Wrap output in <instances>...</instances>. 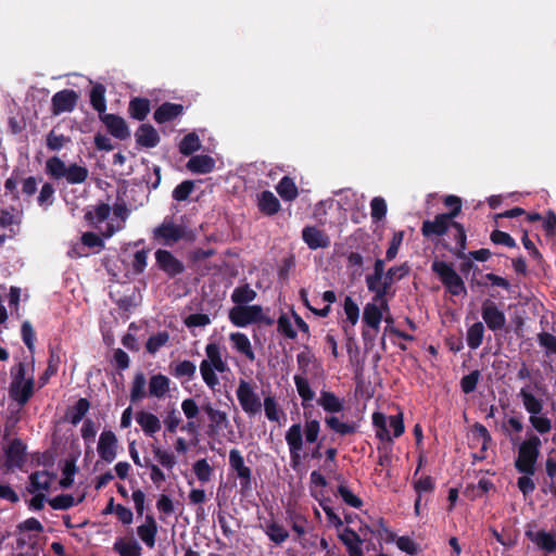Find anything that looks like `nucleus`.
<instances>
[{"mask_svg":"<svg viewBox=\"0 0 556 556\" xmlns=\"http://www.w3.org/2000/svg\"><path fill=\"white\" fill-rule=\"evenodd\" d=\"M34 378L26 379L22 384L15 386L16 388L12 391V386H10V396L12 400L16 401L21 406H24L34 394Z\"/></svg>","mask_w":556,"mask_h":556,"instance_id":"nucleus-26","label":"nucleus"},{"mask_svg":"<svg viewBox=\"0 0 556 556\" xmlns=\"http://www.w3.org/2000/svg\"><path fill=\"white\" fill-rule=\"evenodd\" d=\"M90 104L99 113L106 111L105 87L102 84H96L90 91Z\"/></svg>","mask_w":556,"mask_h":556,"instance_id":"nucleus-36","label":"nucleus"},{"mask_svg":"<svg viewBox=\"0 0 556 556\" xmlns=\"http://www.w3.org/2000/svg\"><path fill=\"white\" fill-rule=\"evenodd\" d=\"M364 257L358 252H351L346 256V267L351 270V275L356 278L363 275Z\"/></svg>","mask_w":556,"mask_h":556,"instance_id":"nucleus-53","label":"nucleus"},{"mask_svg":"<svg viewBox=\"0 0 556 556\" xmlns=\"http://www.w3.org/2000/svg\"><path fill=\"white\" fill-rule=\"evenodd\" d=\"M338 494L341 496L343 502L354 508H361L363 505L362 498L355 495L346 485L340 484L338 486Z\"/></svg>","mask_w":556,"mask_h":556,"instance_id":"nucleus-61","label":"nucleus"},{"mask_svg":"<svg viewBox=\"0 0 556 556\" xmlns=\"http://www.w3.org/2000/svg\"><path fill=\"white\" fill-rule=\"evenodd\" d=\"M366 287L369 292L374 293L371 303H376V305L383 301H388V295H394V291L391 292V288L382 282L366 283Z\"/></svg>","mask_w":556,"mask_h":556,"instance_id":"nucleus-49","label":"nucleus"},{"mask_svg":"<svg viewBox=\"0 0 556 556\" xmlns=\"http://www.w3.org/2000/svg\"><path fill=\"white\" fill-rule=\"evenodd\" d=\"M229 465L236 472V477L240 480V494L249 496L252 492V471L245 466L239 450L233 448L229 452Z\"/></svg>","mask_w":556,"mask_h":556,"instance_id":"nucleus-5","label":"nucleus"},{"mask_svg":"<svg viewBox=\"0 0 556 556\" xmlns=\"http://www.w3.org/2000/svg\"><path fill=\"white\" fill-rule=\"evenodd\" d=\"M519 396L522 400V404L525 409L532 415H539L543 410V401L538 399L534 394L528 391L526 388H522L519 392Z\"/></svg>","mask_w":556,"mask_h":556,"instance_id":"nucleus-33","label":"nucleus"},{"mask_svg":"<svg viewBox=\"0 0 556 556\" xmlns=\"http://www.w3.org/2000/svg\"><path fill=\"white\" fill-rule=\"evenodd\" d=\"M450 229V236L455 241V245H450L446 242L442 243V245L457 258H465L467 250V233L464 225L453 224Z\"/></svg>","mask_w":556,"mask_h":556,"instance_id":"nucleus-12","label":"nucleus"},{"mask_svg":"<svg viewBox=\"0 0 556 556\" xmlns=\"http://www.w3.org/2000/svg\"><path fill=\"white\" fill-rule=\"evenodd\" d=\"M138 146L147 149L155 148L160 143V135L151 124H141L135 132Z\"/></svg>","mask_w":556,"mask_h":556,"instance_id":"nucleus-17","label":"nucleus"},{"mask_svg":"<svg viewBox=\"0 0 556 556\" xmlns=\"http://www.w3.org/2000/svg\"><path fill=\"white\" fill-rule=\"evenodd\" d=\"M233 349H236L239 353L247 356L249 359H254V352L252 350L251 343L247 334L242 332H232L229 337Z\"/></svg>","mask_w":556,"mask_h":556,"instance_id":"nucleus-35","label":"nucleus"},{"mask_svg":"<svg viewBox=\"0 0 556 556\" xmlns=\"http://www.w3.org/2000/svg\"><path fill=\"white\" fill-rule=\"evenodd\" d=\"M89 172L85 166H80L76 163L70 164L66 169L65 179L71 185H78L86 181Z\"/></svg>","mask_w":556,"mask_h":556,"instance_id":"nucleus-43","label":"nucleus"},{"mask_svg":"<svg viewBox=\"0 0 556 556\" xmlns=\"http://www.w3.org/2000/svg\"><path fill=\"white\" fill-rule=\"evenodd\" d=\"M299 195L298 187L294 180L289 176H283L280 179V199L291 202Z\"/></svg>","mask_w":556,"mask_h":556,"instance_id":"nucleus-50","label":"nucleus"},{"mask_svg":"<svg viewBox=\"0 0 556 556\" xmlns=\"http://www.w3.org/2000/svg\"><path fill=\"white\" fill-rule=\"evenodd\" d=\"M111 213V206L108 203H100L92 210H88L85 213V220L92 226L106 220Z\"/></svg>","mask_w":556,"mask_h":556,"instance_id":"nucleus-32","label":"nucleus"},{"mask_svg":"<svg viewBox=\"0 0 556 556\" xmlns=\"http://www.w3.org/2000/svg\"><path fill=\"white\" fill-rule=\"evenodd\" d=\"M169 340V333L167 331H160L156 334L150 336L146 349L150 354H155L162 346H164Z\"/></svg>","mask_w":556,"mask_h":556,"instance_id":"nucleus-51","label":"nucleus"},{"mask_svg":"<svg viewBox=\"0 0 556 556\" xmlns=\"http://www.w3.org/2000/svg\"><path fill=\"white\" fill-rule=\"evenodd\" d=\"M451 224L440 213L434 216L433 220L426 219L422 222L420 231L426 239H432L433 237H442L448 233Z\"/></svg>","mask_w":556,"mask_h":556,"instance_id":"nucleus-14","label":"nucleus"},{"mask_svg":"<svg viewBox=\"0 0 556 556\" xmlns=\"http://www.w3.org/2000/svg\"><path fill=\"white\" fill-rule=\"evenodd\" d=\"M21 336L24 344L30 352L35 350L36 332L30 321L25 320L21 327Z\"/></svg>","mask_w":556,"mask_h":556,"instance_id":"nucleus-63","label":"nucleus"},{"mask_svg":"<svg viewBox=\"0 0 556 556\" xmlns=\"http://www.w3.org/2000/svg\"><path fill=\"white\" fill-rule=\"evenodd\" d=\"M236 393L241 408L250 417L262 412L261 397L248 381L240 380Z\"/></svg>","mask_w":556,"mask_h":556,"instance_id":"nucleus-6","label":"nucleus"},{"mask_svg":"<svg viewBox=\"0 0 556 556\" xmlns=\"http://www.w3.org/2000/svg\"><path fill=\"white\" fill-rule=\"evenodd\" d=\"M294 382L296 386L298 393L303 400V405H305V402L312 401L314 399L315 393L311 389L309 383L306 378L301 377V376H295Z\"/></svg>","mask_w":556,"mask_h":556,"instance_id":"nucleus-57","label":"nucleus"},{"mask_svg":"<svg viewBox=\"0 0 556 556\" xmlns=\"http://www.w3.org/2000/svg\"><path fill=\"white\" fill-rule=\"evenodd\" d=\"M194 189V182L192 180H184L175 187L172 197L175 201H186Z\"/></svg>","mask_w":556,"mask_h":556,"instance_id":"nucleus-56","label":"nucleus"},{"mask_svg":"<svg viewBox=\"0 0 556 556\" xmlns=\"http://www.w3.org/2000/svg\"><path fill=\"white\" fill-rule=\"evenodd\" d=\"M157 530L159 527L154 516L148 514L146 515L144 523L137 528V534L149 548H153L155 545Z\"/></svg>","mask_w":556,"mask_h":556,"instance_id":"nucleus-19","label":"nucleus"},{"mask_svg":"<svg viewBox=\"0 0 556 556\" xmlns=\"http://www.w3.org/2000/svg\"><path fill=\"white\" fill-rule=\"evenodd\" d=\"M290 448V456L293 468L301 464V454L303 447L302 430L299 424L292 425L286 435Z\"/></svg>","mask_w":556,"mask_h":556,"instance_id":"nucleus-15","label":"nucleus"},{"mask_svg":"<svg viewBox=\"0 0 556 556\" xmlns=\"http://www.w3.org/2000/svg\"><path fill=\"white\" fill-rule=\"evenodd\" d=\"M186 167L193 174H208L215 168V160L206 154L193 155L187 162Z\"/></svg>","mask_w":556,"mask_h":556,"instance_id":"nucleus-22","label":"nucleus"},{"mask_svg":"<svg viewBox=\"0 0 556 556\" xmlns=\"http://www.w3.org/2000/svg\"><path fill=\"white\" fill-rule=\"evenodd\" d=\"M382 320L381 308L376 303H367L363 311V323L378 331Z\"/></svg>","mask_w":556,"mask_h":556,"instance_id":"nucleus-29","label":"nucleus"},{"mask_svg":"<svg viewBox=\"0 0 556 556\" xmlns=\"http://www.w3.org/2000/svg\"><path fill=\"white\" fill-rule=\"evenodd\" d=\"M541 440L538 435L531 433L518 448V456L515 460V467L522 475H534L535 464L540 456Z\"/></svg>","mask_w":556,"mask_h":556,"instance_id":"nucleus-1","label":"nucleus"},{"mask_svg":"<svg viewBox=\"0 0 556 556\" xmlns=\"http://www.w3.org/2000/svg\"><path fill=\"white\" fill-rule=\"evenodd\" d=\"M371 218L375 222H380L387 214V203L381 197H375L370 202Z\"/></svg>","mask_w":556,"mask_h":556,"instance_id":"nucleus-64","label":"nucleus"},{"mask_svg":"<svg viewBox=\"0 0 556 556\" xmlns=\"http://www.w3.org/2000/svg\"><path fill=\"white\" fill-rule=\"evenodd\" d=\"M54 192L55 189L52 184L45 182L37 198L38 205L43 208L51 206L54 201Z\"/></svg>","mask_w":556,"mask_h":556,"instance_id":"nucleus-54","label":"nucleus"},{"mask_svg":"<svg viewBox=\"0 0 556 556\" xmlns=\"http://www.w3.org/2000/svg\"><path fill=\"white\" fill-rule=\"evenodd\" d=\"M215 370H216L215 367H212L211 364H208L206 362H201L200 372H201L202 379L205 382V384L211 389H214L219 383V380L215 374Z\"/></svg>","mask_w":556,"mask_h":556,"instance_id":"nucleus-55","label":"nucleus"},{"mask_svg":"<svg viewBox=\"0 0 556 556\" xmlns=\"http://www.w3.org/2000/svg\"><path fill=\"white\" fill-rule=\"evenodd\" d=\"M481 316L488 328L494 332L502 330L506 324L504 312H502L497 305L490 300H485L483 302Z\"/></svg>","mask_w":556,"mask_h":556,"instance_id":"nucleus-10","label":"nucleus"},{"mask_svg":"<svg viewBox=\"0 0 556 556\" xmlns=\"http://www.w3.org/2000/svg\"><path fill=\"white\" fill-rule=\"evenodd\" d=\"M152 452L157 459V462L167 469H173L176 465V457L174 454L162 450L159 446H153Z\"/></svg>","mask_w":556,"mask_h":556,"instance_id":"nucleus-62","label":"nucleus"},{"mask_svg":"<svg viewBox=\"0 0 556 556\" xmlns=\"http://www.w3.org/2000/svg\"><path fill=\"white\" fill-rule=\"evenodd\" d=\"M21 175L22 170L20 168H14L11 176L4 181L5 195H10L13 201L20 200L17 185L21 182Z\"/></svg>","mask_w":556,"mask_h":556,"instance_id":"nucleus-48","label":"nucleus"},{"mask_svg":"<svg viewBox=\"0 0 556 556\" xmlns=\"http://www.w3.org/2000/svg\"><path fill=\"white\" fill-rule=\"evenodd\" d=\"M386 258H376L374 263V271L365 277L366 283L382 282L386 275Z\"/></svg>","mask_w":556,"mask_h":556,"instance_id":"nucleus-59","label":"nucleus"},{"mask_svg":"<svg viewBox=\"0 0 556 556\" xmlns=\"http://www.w3.org/2000/svg\"><path fill=\"white\" fill-rule=\"evenodd\" d=\"M480 376H481V374H480V371L478 369L472 370L468 375H465L460 379V389H462V391L465 394L472 393L476 390V388H477V384L479 382Z\"/></svg>","mask_w":556,"mask_h":556,"instance_id":"nucleus-58","label":"nucleus"},{"mask_svg":"<svg viewBox=\"0 0 556 556\" xmlns=\"http://www.w3.org/2000/svg\"><path fill=\"white\" fill-rule=\"evenodd\" d=\"M151 111V101L147 98L135 97L129 101L128 114L131 118L142 122Z\"/></svg>","mask_w":556,"mask_h":556,"instance_id":"nucleus-24","label":"nucleus"},{"mask_svg":"<svg viewBox=\"0 0 556 556\" xmlns=\"http://www.w3.org/2000/svg\"><path fill=\"white\" fill-rule=\"evenodd\" d=\"M90 408V402L81 397L67 410V418L71 424L78 425Z\"/></svg>","mask_w":556,"mask_h":556,"instance_id":"nucleus-39","label":"nucleus"},{"mask_svg":"<svg viewBox=\"0 0 556 556\" xmlns=\"http://www.w3.org/2000/svg\"><path fill=\"white\" fill-rule=\"evenodd\" d=\"M201 142L200 138L195 132L187 134L179 142V152L182 155L189 156L200 150Z\"/></svg>","mask_w":556,"mask_h":556,"instance_id":"nucleus-45","label":"nucleus"},{"mask_svg":"<svg viewBox=\"0 0 556 556\" xmlns=\"http://www.w3.org/2000/svg\"><path fill=\"white\" fill-rule=\"evenodd\" d=\"M202 409H203V412L206 413V415L211 421L210 427L213 430L222 429L225 426V424L227 422L226 413H224L219 409H215L210 403L206 405H203Z\"/></svg>","mask_w":556,"mask_h":556,"instance_id":"nucleus-46","label":"nucleus"},{"mask_svg":"<svg viewBox=\"0 0 556 556\" xmlns=\"http://www.w3.org/2000/svg\"><path fill=\"white\" fill-rule=\"evenodd\" d=\"M136 421L148 437H153L161 430L159 417L150 412L140 410L136 414Z\"/></svg>","mask_w":556,"mask_h":556,"instance_id":"nucleus-23","label":"nucleus"},{"mask_svg":"<svg viewBox=\"0 0 556 556\" xmlns=\"http://www.w3.org/2000/svg\"><path fill=\"white\" fill-rule=\"evenodd\" d=\"M326 425L336 433L340 435H349L356 432V425L353 422H342L336 416L325 418Z\"/></svg>","mask_w":556,"mask_h":556,"instance_id":"nucleus-44","label":"nucleus"},{"mask_svg":"<svg viewBox=\"0 0 556 556\" xmlns=\"http://www.w3.org/2000/svg\"><path fill=\"white\" fill-rule=\"evenodd\" d=\"M100 121L105 125L109 134L118 140H126L130 137V130L126 121L116 114L104 113Z\"/></svg>","mask_w":556,"mask_h":556,"instance_id":"nucleus-11","label":"nucleus"},{"mask_svg":"<svg viewBox=\"0 0 556 556\" xmlns=\"http://www.w3.org/2000/svg\"><path fill=\"white\" fill-rule=\"evenodd\" d=\"M154 256L159 269L165 273L169 278L182 274L186 269L184 263L168 250L159 249Z\"/></svg>","mask_w":556,"mask_h":556,"instance_id":"nucleus-7","label":"nucleus"},{"mask_svg":"<svg viewBox=\"0 0 556 556\" xmlns=\"http://www.w3.org/2000/svg\"><path fill=\"white\" fill-rule=\"evenodd\" d=\"M185 111L182 104L164 102L153 113V118L157 124H165L180 116Z\"/></svg>","mask_w":556,"mask_h":556,"instance_id":"nucleus-18","label":"nucleus"},{"mask_svg":"<svg viewBox=\"0 0 556 556\" xmlns=\"http://www.w3.org/2000/svg\"><path fill=\"white\" fill-rule=\"evenodd\" d=\"M185 236V226L175 224L172 217L164 218L163 223L153 229V239L165 247H173Z\"/></svg>","mask_w":556,"mask_h":556,"instance_id":"nucleus-3","label":"nucleus"},{"mask_svg":"<svg viewBox=\"0 0 556 556\" xmlns=\"http://www.w3.org/2000/svg\"><path fill=\"white\" fill-rule=\"evenodd\" d=\"M29 492L48 491L51 485V476L48 471H35L29 476Z\"/></svg>","mask_w":556,"mask_h":556,"instance_id":"nucleus-40","label":"nucleus"},{"mask_svg":"<svg viewBox=\"0 0 556 556\" xmlns=\"http://www.w3.org/2000/svg\"><path fill=\"white\" fill-rule=\"evenodd\" d=\"M256 295V292L250 287V285L244 283L233 289L231 293V301L236 305H248L255 300Z\"/></svg>","mask_w":556,"mask_h":556,"instance_id":"nucleus-34","label":"nucleus"},{"mask_svg":"<svg viewBox=\"0 0 556 556\" xmlns=\"http://www.w3.org/2000/svg\"><path fill=\"white\" fill-rule=\"evenodd\" d=\"M26 444L18 438L13 439L7 448L4 450L5 455V468L12 470L14 468L23 469L26 463Z\"/></svg>","mask_w":556,"mask_h":556,"instance_id":"nucleus-8","label":"nucleus"},{"mask_svg":"<svg viewBox=\"0 0 556 556\" xmlns=\"http://www.w3.org/2000/svg\"><path fill=\"white\" fill-rule=\"evenodd\" d=\"M302 239L311 250L326 249L330 245L329 236L316 226H305Z\"/></svg>","mask_w":556,"mask_h":556,"instance_id":"nucleus-16","label":"nucleus"},{"mask_svg":"<svg viewBox=\"0 0 556 556\" xmlns=\"http://www.w3.org/2000/svg\"><path fill=\"white\" fill-rule=\"evenodd\" d=\"M526 535L540 549L546 554L556 552V535L545 530H539L538 532L527 531Z\"/></svg>","mask_w":556,"mask_h":556,"instance_id":"nucleus-20","label":"nucleus"},{"mask_svg":"<svg viewBox=\"0 0 556 556\" xmlns=\"http://www.w3.org/2000/svg\"><path fill=\"white\" fill-rule=\"evenodd\" d=\"M146 376L142 371L136 372L130 389V402L137 403L146 397Z\"/></svg>","mask_w":556,"mask_h":556,"instance_id":"nucleus-38","label":"nucleus"},{"mask_svg":"<svg viewBox=\"0 0 556 556\" xmlns=\"http://www.w3.org/2000/svg\"><path fill=\"white\" fill-rule=\"evenodd\" d=\"M113 551L119 556L142 555V547L135 539H130L128 541L122 538L117 539L113 544Z\"/></svg>","mask_w":556,"mask_h":556,"instance_id":"nucleus-27","label":"nucleus"},{"mask_svg":"<svg viewBox=\"0 0 556 556\" xmlns=\"http://www.w3.org/2000/svg\"><path fill=\"white\" fill-rule=\"evenodd\" d=\"M317 403L328 413H340L344 407L343 400L339 399L334 393L325 390L320 392Z\"/></svg>","mask_w":556,"mask_h":556,"instance_id":"nucleus-30","label":"nucleus"},{"mask_svg":"<svg viewBox=\"0 0 556 556\" xmlns=\"http://www.w3.org/2000/svg\"><path fill=\"white\" fill-rule=\"evenodd\" d=\"M409 270H410V267H409L407 262H405V263H403L401 265L391 266L387 270V273H386V275L383 277L382 283H384L388 287L392 288V285L395 281H400L403 278H405L409 274Z\"/></svg>","mask_w":556,"mask_h":556,"instance_id":"nucleus-37","label":"nucleus"},{"mask_svg":"<svg viewBox=\"0 0 556 556\" xmlns=\"http://www.w3.org/2000/svg\"><path fill=\"white\" fill-rule=\"evenodd\" d=\"M67 166L58 156H52L46 162V173L53 179H61L65 177Z\"/></svg>","mask_w":556,"mask_h":556,"instance_id":"nucleus-47","label":"nucleus"},{"mask_svg":"<svg viewBox=\"0 0 556 556\" xmlns=\"http://www.w3.org/2000/svg\"><path fill=\"white\" fill-rule=\"evenodd\" d=\"M117 438L111 430H104L100 434L98 442V453L101 459L111 464L116 458Z\"/></svg>","mask_w":556,"mask_h":556,"instance_id":"nucleus-13","label":"nucleus"},{"mask_svg":"<svg viewBox=\"0 0 556 556\" xmlns=\"http://www.w3.org/2000/svg\"><path fill=\"white\" fill-rule=\"evenodd\" d=\"M71 141L68 136L56 134L55 128L47 135L46 146L50 151H59Z\"/></svg>","mask_w":556,"mask_h":556,"instance_id":"nucleus-52","label":"nucleus"},{"mask_svg":"<svg viewBox=\"0 0 556 556\" xmlns=\"http://www.w3.org/2000/svg\"><path fill=\"white\" fill-rule=\"evenodd\" d=\"M230 323L236 327H247L264 319L261 305H235L228 314Z\"/></svg>","mask_w":556,"mask_h":556,"instance_id":"nucleus-4","label":"nucleus"},{"mask_svg":"<svg viewBox=\"0 0 556 556\" xmlns=\"http://www.w3.org/2000/svg\"><path fill=\"white\" fill-rule=\"evenodd\" d=\"M431 269L452 295L467 294L465 282L452 264L435 260L431 264Z\"/></svg>","mask_w":556,"mask_h":556,"instance_id":"nucleus-2","label":"nucleus"},{"mask_svg":"<svg viewBox=\"0 0 556 556\" xmlns=\"http://www.w3.org/2000/svg\"><path fill=\"white\" fill-rule=\"evenodd\" d=\"M205 353L207 358L202 362H206L211 364L212 367H215L216 371L225 372L228 370L227 363L222 358L220 349L217 343H208L205 346Z\"/></svg>","mask_w":556,"mask_h":556,"instance_id":"nucleus-28","label":"nucleus"},{"mask_svg":"<svg viewBox=\"0 0 556 556\" xmlns=\"http://www.w3.org/2000/svg\"><path fill=\"white\" fill-rule=\"evenodd\" d=\"M169 374L176 379L192 380L197 372V366L193 362L185 359L182 362H172L168 366Z\"/></svg>","mask_w":556,"mask_h":556,"instance_id":"nucleus-25","label":"nucleus"},{"mask_svg":"<svg viewBox=\"0 0 556 556\" xmlns=\"http://www.w3.org/2000/svg\"><path fill=\"white\" fill-rule=\"evenodd\" d=\"M484 326L481 321H476L467 330V345L471 350H477L483 341Z\"/></svg>","mask_w":556,"mask_h":556,"instance_id":"nucleus-42","label":"nucleus"},{"mask_svg":"<svg viewBox=\"0 0 556 556\" xmlns=\"http://www.w3.org/2000/svg\"><path fill=\"white\" fill-rule=\"evenodd\" d=\"M338 536L340 541L346 546L350 556H355L353 551L357 552L358 554H364L362 548L364 539H362L361 534L355 530L350 527H345Z\"/></svg>","mask_w":556,"mask_h":556,"instance_id":"nucleus-21","label":"nucleus"},{"mask_svg":"<svg viewBox=\"0 0 556 556\" xmlns=\"http://www.w3.org/2000/svg\"><path fill=\"white\" fill-rule=\"evenodd\" d=\"M193 471L199 481L205 483L210 481L212 476V467L205 458L199 459L193 465Z\"/></svg>","mask_w":556,"mask_h":556,"instance_id":"nucleus-60","label":"nucleus"},{"mask_svg":"<svg viewBox=\"0 0 556 556\" xmlns=\"http://www.w3.org/2000/svg\"><path fill=\"white\" fill-rule=\"evenodd\" d=\"M169 383L168 377L162 374L153 375L149 381L150 395L157 399L163 397L169 391Z\"/></svg>","mask_w":556,"mask_h":556,"instance_id":"nucleus-31","label":"nucleus"},{"mask_svg":"<svg viewBox=\"0 0 556 556\" xmlns=\"http://www.w3.org/2000/svg\"><path fill=\"white\" fill-rule=\"evenodd\" d=\"M258 208L264 214L273 215L278 212V199L270 191H262L258 194Z\"/></svg>","mask_w":556,"mask_h":556,"instance_id":"nucleus-41","label":"nucleus"},{"mask_svg":"<svg viewBox=\"0 0 556 556\" xmlns=\"http://www.w3.org/2000/svg\"><path fill=\"white\" fill-rule=\"evenodd\" d=\"M79 96L73 89H63L55 92L51 99V112L53 115H60L65 112H72L77 105Z\"/></svg>","mask_w":556,"mask_h":556,"instance_id":"nucleus-9","label":"nucleus"}]
</instances>
